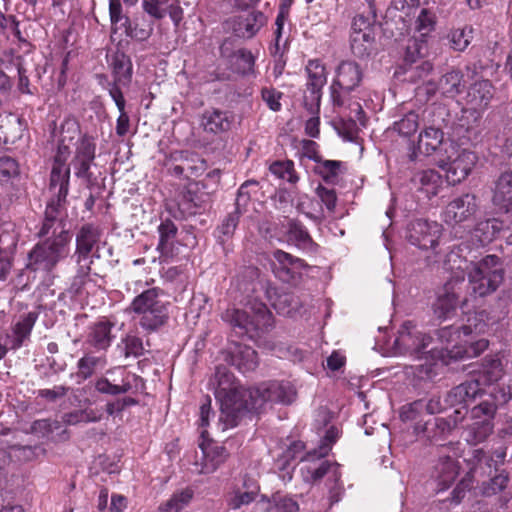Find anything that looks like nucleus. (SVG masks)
Returning a JSON list of instances; mask_svg holds the SVG:
<instances>
[{
  "instance_id": "nucleus-1",
  "label": "nucleus",
  "mask_w": 512,
  "mask_h": 512,
  "mask_svg": "<svg viewBox=\"0 0 512 512\" xmlns=\"http://www.w3.org/2000/svg\"><path fill=\"white\" fill-rule=\"evenodd\" d=\"M52 213V210L44 213L37 236L45 239L29 253L28 267L34 271L50 272L69 254L71 235L66 228V219L57 218Z\"/></svg>"
},
{
  "instance_id": "nucleus-2",
  "label": "nucleus",
  "mask_w": 512,
  "mask_h": 512,
  "mask_svg": "<svg viewBox=\"0 0 512 512\" xmlns=\"http://www.w3.org/2000/svg\"><path fill=\"white\" fill-rule=\"evenodd\" d=\"M208 385L220 403L219 422L222 430L237 426L240 419L248 412L250 389L240 386L225 366L216 367Z\"/></svg>"
},
{
  "instance_id": "nucleus-3",
  "label": "nucleus",
  "mask_w": 512,
  "mask_h": 512,
  "mask_svg": "<svg viewBox=\"0 0 512 512\" xmlns=\"http://www.w3.org/2000/svg\"><path fill=\"white\" fill-rule=\"evenodd\" d=\"M170 302L159 287H151L135 296L128 310L138 316V325L147 333H153L167 325Z\"/></svg>"
},
{
  "instance_id": "nucleus-4",
  "label": "nucleus",
  "mask_w": 512,
  "mask_h": 512,
  "mask_svg": "<svg viewBox=\"0 0 512 512\" xmlns=\"http://www.w3.org/2000/svg\"><path fill=\"white\" fill-rule=\"evenodd\" d=\"M222 319L251 334V337L268 331L273 325L272 313L265 303L258 300L249 301L245 310L227 309L222 314Z\"/></svg>"
},
{
  "instance_id": "nucleus-5",
  "label": "nucleus",
  "mask_w": 512,
  "mask_h": 512,
  "mask_svg": "<svg viewBox=\"0 0 512 512\" xmlns=\"http://www.w3.org/2000/svg\"><path fill=\"white\" fill-rule=\"evenodd\" d=\"M470 295L484 297L497 290L504 279L499 258L487 255L467 272Z\"/></svg>"
},
{
  "instance_id": "nucleus-6",
  "label": "nucleus",
  "mask_w": 512,
  "mask_h": 512,
  "mask_svg": "<svg viewBox=\"0 0 512 512\" xmlns=\"http://www.w3.org/2000/svg\"><path fill=\"white\" fill-rule=\"evenodd\" d=\"M502 377V367L499 359L490 360V365L483 372L470 380L452 388L446 396L445 402L449 406L468 403L482 394L485 386H490Z\"/></svg>"
},
{
  "instance_id": "nucleus-7",
  "label": "nucleus",
  "mask_w": 512,
  "mask_h": 512,
  "mask_svg": "<svg viewBox=\"0 0 512 512\" xmlns=\"http://www.w3.org/2000/svg\"><path fill=\"white\" fill-rule=\"evenodd\" d=\"M66 156H62V147L57 151L54 157L49 182V192L51 198L47 202L44 213L52 210L57 218L66 219V197L69 191L70 168L66 164Z\"/></svg>"
},
{
  "instance_id": "nucleus-8",
  "label": "nucleus",
  "mask_w": 512,
  "mask_h": 512,
  "mask_svg": "<svg viewBox=\"0 0 512 512\" xmlns=\"http://www.w3.org/2000/svg\"><path fill=\"white\" fill-rule=\"evenodd\" d=\"M445 149L440 151L438 166L445 171L447 181L456 185L465 180L477 163L474 152L461 149L457 143L448 142Z\"/></svg>"
},
{
  "instance_id": "nucleus-9",
  "label": "nucleus",
  "mask_w": 512,
  "mask_h": 512,
  "mask_svg": "<svg viewBox=\"0 0 512 512\" xmlns=\"http://www.w3.org/2000/svg\"><path fill=\"white\" fill-rule=\"evenodd\" d=\"M461 334L460 327L454 326L442 327L436 332L439 342L443 345L442 350L451 359L461 360L477 357L488 347V340L484 338L475 342L459 343Z\"/></svg>"
},
{
  "instance_id": "nucleus-10",
  "label": "nucleus",
  "mask_w": 512,
  "mask_h": 512,
  "mask_svg": "<svg viewBox=\"0 0 512 512\" xmlns=\"http://www.w3.org/2000/svg\"><path fill=\"white\" fill-rule=\"evenodd\" d=\"M497 404L493 399L484 400L474 406L470 411L471 423L466 428V441L477 445L485 441L494 430V417Z\"/></svg>"
},
{
  "instance_id": "nucleus-11",
  "label": "nucleus",
  "mask_w": 512,
  "mask_h": 512,
  "mask_svg": "<svg viewBox=\"0 0 512 512\" xmlns=\"http://www.w3.org/2000/svg\"><path fill=\"white\" fill-rule=\"evenodd\" d=\"M296 398V390L290 382L270 381L250 389L248 411L257 410L266 402L290 404Z\"/></svg>"
},
{
  "instance_id": "nucleus-12",
  "label": "nucleus",
  "mask_w": 512,
  "mask_h": 512,
  "mask_svg": "<svg viewBox=\"0 0 512 512\" xmlns=\"http://www.w3.org/2000/svg\"><path fill=\"white\" fill-rule=\"evenodd\" d=\"M355 91L354 88H344L339 85H335V83H331L329 87L330 100L334 107L347 109L350 113H354V117L349 115V120L346 122L342 120L341 126L346 131L347 138L352 139L357 132V124L356 121L362 126H365V113L361 106V104L354 100V96L352 92Z\"/></svg>"
},
{
  "instance_id": "nucleus-13",
  "label": "nucleus",
  "mask_w": 512,
  "mask_h": 512,
  "mask_svg": "<svg viewBox=\"0 0 512 512\" xmlns=\"http://www.w3.org/2000/svg\"><path fill=\"white\" fill-rule=\"evenodd\" d=\"M431 337L421 332L412 321H405L398 329L394 341L397 353L420 359L426 353Z\"/></svg>"
},
{
  "instance_id": "nucleus-14",
  "label": "nucleus",
  "mask_w": 512,
  "mask_h": 512,
  "mask_svg": "<svg viewBox=\"0 0 512 512\" xmlns=\"http://www.w3.org/2000/svg\"><path fill=\"white\" fill-rule=\"evenodd\" d=\"M306 73L303 103L311 114H316L320 111L322 89L327 82L326 69L319 60H310L306 66Z\"/></svg>"
},
{
  "instance_id": "nucleus-15",
  "label": "nucleus",
  "mask_w": 512,
  "mask_h": 512,
  "mask_svg": "<svg viewBox=\"0 0 512 512\" xmlns=\"http://www.w3.org/2000/svg\"><path fill=\"white\" fill-rule=\"evenodd\" d=\"M479 210L477 197L465 193L452 199L443 211V221L449 226L472 222Z\"/></svg>"
},
{
  "instance_id": "nucleus-16",
  "label": "nucleus",
  "mask_w": 512,
  "mask_h": 512,
  "mask_svg": "<svg viewBox=\"0 0 512 512\" xmlns=\"http://www.w3.org/2000/svg\"><path fill=\"white\" fill-rule=\"evenodd\" d=\"M306 472V480L318 481L327 477L326 486L328 487V499L330 505L337 503L343 493V487L340 482L341 473L339 464L336 462L323 461L319 466H306L303 468Z\"/></svg>"
},
{
  "instance_id": "nucleus-17",
  "label": "nucleus",
  "mask_w": 512,
  "mask_h": 512,
  "mask_svg": "<svg viewBox=\"0 0 512 512\" xmlns=\"http://www.w3.org/2000/svg\"><path fill=\"white\" fill-rule=\"evenodd\" d=\"M442 226L436 221L418 219L410 223L407 238L420 249L435 250L441 236Z\"/></svg>"
},
{
  "instance_id": "nucleus-18",
  "label": "nucleus",
  "mask_w": 512,
  "mask_h": 512,
  "mask_svg": "<svg viewBox=\"0 0 512 512\" xmlns=\"http://www.w3.org/2000/svg\"><path fill=\"white\" fill-rule=\"evenodd\" d=\"M96 156L95 139L87 134L81 136L76 144L75 154L72 159L75 176L84 179L87 183L92 182L90 168Z\"/></svg>"
},
{
  "instance_id": "nucleus-19",
  "label": "nucleus",
  "mask_w": 512,
  "mask_h": 512,
  "mask_svg": "<svg viewBox=\"0 0 512 512\" xmlns=\"http://www.w3.org/2000/svg\"><path fill=\"white\" fill-rule=\"evenodd\" d=\"M464 286V276H452L443 286L442 292L438 295L433 304L434 314L438 318L449 317L459 304L460 293Z\"/></svg>"
},
{
  "instance_id": "nucleus-20",
  "label": "nucleus",
  "mask_w": 512,
  "mask_h": 512,
  "mask_svg": "<svg viewBox=\"0 0 512 512\" xmlns=\"http://www.w3.org/2000/svg\"><path fill=\"white\" fill-rule=\"evenodd\" d=\"M101 237L100 229L90 223L81 226L76 234V262L78 265L88 263L89 255Z\"/></svg>"
},
{
  "instance_id": "nucleus-21",
  "label": "nucleus",
  "mask_w": 512,
  "mask_h": 512,
  "mask_svg": "<svg viewBox=\"0 0 512 512\" xmlns=\"http://www.w3.org/2000/svg\"><path fill=\"white\" fill-rule=\"evenodd\" d=\"M225 360L241 373L251 372L258 366L257 352L243 344L234 343L228 350Z\"/></svg>"
},
{
  "instance_id": "nucleus-22",
  "label": "nucleus",
  "mask_w": 512,
  "mask_h": 512,
  "mask_svg": "<svg viewBox=\"0 0 512 512\" xmlns=\"http://www.w3.org/2000/svg\"><path fill=\"white\" fill-rule=\"evenodd\" d=\"M111 69L113 75V82L108 84V92L111 96V91L115 88L118 92L121 91V87L129 86L132 79V62L129 56L123 52H116L112 56Z\"/></svg>"
},
{
  "instance_id": "nucleus-23",
  "label": "nucleus",
  "mask_w": 512,
  "mask_h": 512,
  "mask_svg": "<svg viewBox=\"0 0 512 512\" xmlns=\"http://www.w3.org/2000/svg\"><path fill=\"white\" fill-rule=\"evenodd\" d=\"M448 142H454L451 139H445L444 133L439 128L427 127L420 132L418 137V150L427 155H434L438 163L440 160V151L445 149Z\"/></svg>"
},
{
  "instance_id": "nucleus-24",
  "label": "nucleus",
  "mask_w": 512,
  "mask_h": 512,
  "mask_svg": "<svg viewBox=\"0 0 512 512\" xmlns=\"http://www.w3.org/2000/svg\"><path fill=\"white\" fill-rule=\"evenodd\" d=\"M273 257L275 259L274 272L283 281L294 279L300 275L302 269L308 267L304 260L282 250H276Z\"/></svg>"
},
{
  "instance_id": "nucleus-25",
  "label": "nucleus",
  "mask_w": 512,
  "mask_h": 512,
  "mask_svg": "<svg viewBox=\"0 0 512 512\" xmlns=\"http://www.w3.org/2000/svg\"><path fill=\"white\" fill-rule=\"evenodd\" d=\"M202 456L201 462H196V465H200L199 473L209 474L216 471L228 458V452L224 446L216 443H205L202 442L199 445Z\"/></svg>"
},
{
  "instance_id": "nucleus-26",
  "label": "nucleus",
  "mask_w": 512,
  "mask_h": 512,
  "mask_svg": "<svg viewBox=\"0 0 512 512\" xmlns=\"http://www.w3.org/2000/svg\"><path fill=\"white\" fill-rule=\"evenodd\" d=\"M126 23L123 33L133 41L143 43L153 35L154 21L145 12L134 14Z\"/></svg>"
},
{
  "instance_id": "nucleus-27",
  "label": "nucleus",
  "mask_w": 512,
  "mask_h": 512,
  "mask_svg": "<svg viewBox=\"0 0 512 512\" xmlns=\"http://www.w3.org/2000/svg\"><path fill=\"white\" fill-rule=\"evenodd\" d=\"M286 239L302 251L315 254L319 245L314 242L306 227L298 220L290 219L286 226Z\"/></svg>"
},
{
  "instance_id": "nucleus-28",
  "label": "nucleus",
  "mask_w": 512,
  "mask_h": 512,
  "mask_svg": "<svg viewBox=\"0 0 512 512\" xmlns=\"http://www.w3.org/2000/svg\"><path fill=\"white\" fill-rule=\"evenodd\" d=\"M458 424L457 418H442L435 417L430 421L424 423V425L416 424L415 431L417 434L423 433V435L430 441H438L445 439Z\"/></svg>"
},
{
  "instance_id": "nucleus-29",
  "label": "nucleus",
  "mask_w": 512,
  "mask_h": 512,
  "mask_svg": "<svg viewBox=\"0 0 512 512\" xmlns=\"http://www.w3.org/2000/svg\"><path fill=\"white\" fill-rule=\"evenodd\" d=\"M38 319L36 312H28L19 317L12 326V333L7 335V344L12 350H17L29 340L31 331Z\"/></svg>"
},
{
  "instance_id": "nucleus-30",
  "label": "nucleus",
  "mask_w": 512,
  "mask_h": 512,
  "mask_svg": "<svg viewBox=\"0 0 512 512\" xmlns=\"http://www.w3.org/2000/svg\"><path fill=\"white\" fill-rule=\"evenodd\" d=\"M266 18L260 11H249L236 16L232 21L234 33L242 38H252L265 24Z\"/></svg>"
},
{
  "instance_id": "nucleus-31",
  "label": "nucleus",
  "mask_w": 512,
  "mask_h": 512,
  "mask_svg": "<svg viewBox=\"0 0 512 512\" xmlns=\"http://www.w3.org/2000/svg\"><path fill=\"white\" fill-rule=\"evenodd\" d=\"M221 56L229 60L233 70L239 74L245 75L253 71L255 59L252 53L247 49L231 51V42L226 40L220 47Z\"/></svg>"
},
{
  "instance_id": "nucleus-32",
  "label": "nucleus",
  "mask_w": 512,
  "mask_h": 512,
  "mask_svg": "<svg viewBox=\"0 0 512 512\" xmlns=\"http://www.w3.org/2000/svg\"><path fill=\"white\" fill-rule=\"evenodd\" d=\"M363 78V70L360 65L352 60L341 61L335 69V77L332 83L346 88L356 89Z\"/></svg>"
},
{
  "instance_id": "nucleus-33",
  "label": "nucleus",
  "mask_w": 512,
  "mask_h": 512,
  "mask_svg": "<svg viewBox=\"0 0 512 512\" xmlns=\"http://www.w3.org/2000/svg\"><path fill=\"white\" fill-rule=\"evenodd\" d=\"M232 124V118L228 112L220 109H207L200 119V126L206 133L217 135L227 132Z\"/></svg>"
},
{
  "instance_id": "nucleus-34",
  "label": "nucleus",
  "mask_w": 512,
  "mask_h": 512,
  "mask_svg": "<svg viewBox=\"0 0 512 512\" xmlns=\"http://www.w3.org/2000/svg\"><path fill=\"white\" fill-rule=\"evenodd\" d=\"M459 463L450 456L440 457L434 466L433 477L438 483L439 490L449 488L459 474Z\"/></svg>"
},
{
  "instance_id": "nucleus-35",
  "label": "nucleus",
  "mask_w": 512,
  "mask_h": 512,
  "mask_svg": "<svg viewBox=\"0 0 512 512\" xmlns=\"http://www.w3.org/2000/svg\"><path fill=\"white\" fill-rule=\"evenodd\" d=\"M493 85L489 80L477 81L467 93V103L474 110L482 111L488 107L493 98Z\"/></svg>"
},
{
  "instance_id": "nucleus-36",
  "label": "nucleus",
  "mask_w": 512,
  "mask_h": 512,
  "mask_svg": "<svg viewBox=\"0 0 512 512\" xmlns=\"http://www.w3.org/2000/svg\"><path fill=\"white\" fill-rule=\"evenodd\" d=\"M468 249L467 245L460 244L454 245L450 248V251L445 257V267L454 273L453 276L463 275L467 273L476 262L469 260L467 255H463V252Z\"/></svg>"
},
{
  "instance_id": "nucleus-37",
  "label": "nucleus",
  "mask_w": 512,
  "mask_h": 512,
  "mask_svg": "<svg viewBox=\"0 0 512 512\" xmlns=\"http://www.w3.org/2000/svg\"><path fill=\"white\" fill-rule=\"evenodd\" d=\"M159 242L157 250L160 252L161 257L171 258L174 255V241L177 237L178 228L175 223L166 218L162 220L158 226Z\"/></svg>"
},
{
  "instance_id": "nucleus-38",
  "label": "nucleus",
  "mask_w": 512,
  "mask_h": 512,
  "mask_svg": "<svg viewBox=\"0 0 512 512\" xmlns=\"http://www.w3.org/2000/svg\"><path fill=\"white\" fill-rule=\"evenodd\" d=\"M113 327L114 323L108 319H101L94 323L88 335L90 344L100 350L107 349L114 337L111 333Z\"/></svg>"
},
{
  "instance_id": "nucleus-39",
  "label": "nucleus",
  "mask_w": 512,
  "mask_h": 512,
  "mask_svg": "<svg viewBox=\"0 0 512 512\" xmlns=\"http://www.w3.org/2000/svg\"><path fill=\"white\" fill-rule=\"evenodd\" d=\"M172 160L182 162L187 178L190 176L197 177L207 168L206 161L199 154L191 151H176L172 154Z\"/></svg>"
},
{
  "instance_id": "nucleus-40",
  "label": "nucleus",
  "mask_w": 512,
  "mask_h": 512,
  "mask_svg": "<svg viewBox=\"0 0 512 512\" xmlns=\"http://www.w3.org/2000/svg\"><path fill=\"white\" fill-rule=\"evenodd\" d=\"M493 203L500 209L509 210L512 205V172L503 173L499 177L493 195Z\"/></svg>"
},
{
  "instance_id": "nucleus-41",
  "label": "nucleus",
  "mask_w": 512,
  "mask_h": 512,
  "mask_svg": "<svg viewBox=\"0 0 512 512\" xmlns=\"http://www.w3.org/2000/svg\"><path fill=\"white\" fill-rule=\"evenodd\" d=\"M350 47L356 57H369L375 49V34L351 32Z\"/></svg>"
},
{
  "instance_id": "nucleus-42",
  "label": "nucleus",
  "mask_w": 512,
  "mask_h": 512,
  "mask_svg": "<svg viewBox=\"0 0 512 512\" xmlns=\"http://www.w3.org/2000/svg\"><path fill=\"white\" fill-rule=\"evenodd\" d=\"M464 75L460 70H450L439 80V89L443 95L454 97L461 93L465 87Z\"/></svg>"
},
{
  "instance_id": "nucleus-43",
  "label": "nucleus",
  "mask_w": 512,
  "mask_h": 512,
  "mask_svg": "<svg viewBox=\"0 0 512 512\" xmlns=\"http://www.w3.org/2000/svg\"><path fill=\"white\" fill-rule=\"evenodd\" d=\"M106 366V359L101 356L86 354L77 362V377L82 380L90 378L97 369H103Z\"/></svg>"
},
{
  "instance_id": "nucleus-44",
  "label": "nucleus",
  "mask_w": 512,
  "mask_h": 512,
  "mask_svg": "<svg viewBox=\"0 0 512 512\" xmlns=\"http://www.w3.org/2000/svg\"><path fill=\"white\" fill-rule=\"evenodd\" d=\"M111 98L114 100L120 113L116 121V134L119 137H124L129 132L130 128V118L125 111L126 101L123 93L118 92L115 88L111 91Z\"/></svg>"
},
{
  "instance_id": "nucleus-45",
  "label": "nucleus",
  "mask_w": 512,
  "mask_h": 512,
  "mask_svg": "<svg viewBox=\"0 0 512 512\" xmlns=\"http://www.w3.org/2000/svg\"><path fill=\"white\" fill-rule=\"evenodd\" d=\"M102 413L96 409L86 408L65 413L62 421L66 425H77L80 423H95L102 419Z\"/></svg>"
},
{
  "instance_id": "nucleus-46",
  "label": "nucleus",
  "mask_w": 512,
  "mask_h": 512,
  "mask_svg": "<svg viewBox=\"0 0 512 512\" xmlns=\"http://www.w3.org/2000/svg\"><path fill=\"white\" fill-rule=\"evenodd\" d=\"M241 214L242 210L239 208H235V210L229 213L223 219L222 223L217 227V239L221 244H224L226 241L233 237L235 230L238 226Z\"/></svg>"
},
{
  "instance_id": "nucleus-47",
  "label": "nucleus",
  "mask_w": 512,
  "mask_h": 512,
  "mask_svg": "<svg viewBox=\"0 0 512 512\" xmlns=\"http://www.w3.org/2000/svg\"><path fill=\"white\" fill-rule=\"evenodd\" d=\"M79 135L80 127L75 119L67 118L61 123L59 130L60 144L58 146V149L62 147V156L67 157V155L69 154V149L66 145V142H71Z\"/></svg>"
},
{
  "instance_id": "nucleus-48",
  "label": "nucleus",
  "mask_w": 512,
  "mask_h": 512,
  "mask_svg": "<svg viewBox=\"0 0 512 512\" xmlns=\"http://www.w3.org/2000/svg\"><path fill=\"white\" fill-rule=\"evenodd\" d=\"M413 182L419 185V189L425 190L427 194L435 195L440 182V175L434 170H423L414 175Z\"/></svg>"
},
{
  "instance_id": "nucleus-49",
  "label": "nucleus",
  "mask_w": 512,
  "mask_h": 512,
  "mask_svg": "<svg viewBox=\"0 0 512 512\" xmlns=\"http://www.w3.org/2000/svg\"><path fill=\"white\" fill-rule=\"evenodd\" d=\"M338 438L339 430L336 427L331 426L326 431L324 437L321 439L319 446L313 451L307 453L306 459L309 460L327 456L332 448V445L338 440Z\"/></svg>"
},
{
  "instance_id": "nucleus-50",
  "label": "nucleus",
  "mask_w": 512,
  "mask_h": 512,
  "mask_svg": "<svg viewBox=\"0 0 512 512\" xmlns=\"http://www.w3.org/2000/svg\"><path fill=\"white\" fill-rule=\"evenodd\" d=\"M192 498L193 490L190 488L177 491L159 508L160 512H179L189 504Z\"/></svg>"
},
{
  "instance_id": "nucleus-51",
  "label": "nucleus",
  "mask_w": 512,
  "mask_h": 512,
  "mask_svg": "<svg viewBox=\"0 0 512 512\" xmlns=\"http://www.w3.org/2000/svg\"><path fill=\"white\" fill-rule=\"evenodd\" d=\"M357 11L351 25L352 32L374 33L373 23L376 21V12L371 14L370 11L361 7H357Z\"/></svg>"
},
{
  "instance_id": "nucleus-52",
  "label": "nucleus",
  "mask_w": 512,
  "mask_h": 512,
  "mask_svg": "<svg viewBox=\"0 0 512 512\" xmlns=\"http://www.w3.org/2000/svg\"><path fill=\"white\" fill-rule=\"evenodd\" d=\"M109 17L113 33L123 30L131 18L123 13L120 0H109Z\"/></svg>"
},
{
  "instance_id": "nucleus-53",
  "label": "nucleus",
  "mask_w": 512,
  "mask_h": 512,
  "mask_svg": "<svg viewBox=\"0 0 512 512\" xmlns=\"http://www.w3.org/2000/svg\"><path fill=\"white\" fill-rule=\"evenodd\" d=\"M132 388L131 382L129 379H123L122 384L117 385L111 383L107 378H99L95 382V389L99 393L102 394H108V395H119V394H125L129 392Z\"/></svg>"
},
{
  "instance_id": "nucleus-54",
  "label": "nucleus",
  "mask_w": 512,
  "mask_h": 512,
  "mask_svg": "<svg viewBox=\"0 0 512 512\" xmlns=\"http://www.w3.org/2000/svg\"><path fill=\"white\" fill-rule=\"evenodd\" d=\"M316 172L327 183H334L340 174L342 162L336 160H320L317 162Z\"/></svg>"
},
{
  "instance_id": "nucleus-55",
  "label": "nucleus",
  "mask_w": 512,
  "mask_h": 512,
  "mask_svg": "<svg viewBox=\"0 0 512 512\" xmlns=\"http://www.w3.org/2000/svg\"><path fill=\"white\" fill-rule=\"evenodd\" d=\"M471 33L472 28L470 27L452 30L448 34L450 47L455 51H464L472 40Z\"/></svg>"
},
{
  "instance_id": "nucleus-56",
  "label": "nucleus",
  "mask_w": 512,
  "mask_h": 512,
  "mask_svg": "<svg viewBox=\"0 0 512 512\" xmlns=\"http://www.w3.org/2000/svg\"><path fill=\"white\" fill-rule=\"evenodd\" d=\"M269 509L273 512H298L299 504L291 496L276 493L272 496Z\"/></svg>"
},
{
  "instance_id": "nucleus-57",
  "label": "nucleus",
  "mask_w": 512,
  "mask_h": 512,
  "mask_svg": "<svg viewBox=\"0 0 512 512\" xmlns=\"http://www.w3.org/2000/svg\"><path fill=\"white\" fill-rule=\"evenodd\" d=\"M269 170L279 179L286 180L290 183H296L298 181V176L295 174L292 161H276L270 165Z\"/></svg>"
},
{
  "instance_id": "nucleus-58",
  "label": "nucleus",
  "mask_w": 512,
  "mask_h": 512,
  "mask_svg": "<svg viewBox=\"0 0 512 512\" xmlns=\"http://www.w3.org/2000/svg\"><path fill=\"white\" fill-rule=\"evenodd\" d=\"M487 323L485 322V312L474 313L467 319V324L460 327L461 332L464 336L471 334H481L487 329Z\"/></svg>"
},
{
  "instance_id": "nucleus-59",
  "label": "nucleus",
  "mask_w": 512,
  "mask_h": 512,
  "mask_svg": "<svg viewBox=\"0 0 512 512\" xmlns=\"http://www.w3.org/2000/svg\"><path fill=\"white\" fill-rule=\"evenodd\" d=\"M436 25V16L435 14L426 9H421L417 19H416V30L421 33L422 37H425L430 32L435 29Z\"/></svg>"
},
{
  "instance_id": "nucleus-60",
  "label": "nucleus",
  "mask_w": 512,
  "mask_h": 512,
  "mask_svg": "<svg viewBox=\"0 0 512 512\" xmlns=\"http://www.w3.org/2000/svg\"><path fill=\"white\" fill-rule=\"evenodd\" d=\"M418 125V115L411 111L394 123V129L403 136H410L416 132Z\"/></svg>"
},
{
  "instance_id": "nucleus-61",
  "label": "nucleus",
  "mask_w": 512,
  "mask_h": 512,
  "mask_svg": "<svg viewBox=\"0 0 512 512\" xmlns=\"http://www.w3.org/2000/svg\"><path fill=\"white\" fill-rule=\"evenodd\" d=\"M427 50L426 42L424 40L418 39H410L406 46L405 51V62L406 63H415L419 58H421Z\"/></svg>"
},
{
  "instance_id": "nucleus-62",
  "label": "nucleus",
  "mask_w": 512,
  "mask_h": 512,
  "mask_svg": "<svg viewBox=\"0 0 512 512\" xmlns=\"http://www.w3.org/2000/svg\"><path fill=\"white\" fill-rule=\"evenodd\" d=\"M18 243L17 233L11 229L0 228V253L11 257Z\"/></svg>"
},
{
  "instance_id": "nucleus-63",
  "label": "nucleus",
  "mask_w": 512,
  "mask_h": 512,
  "mask_svg": "<svg viewBox=\"0 0 512 512\" xmlns=\"http://www.w3.org/2000/svg\"><path fill=\"white\" fill-rule=\"evenodd\" d=\"M123 344L125 357H140L145 352L142 339L136 335H127Z\"/></svg>"
},
{
  "instance_id": "nucleus-64",
  "label": "nucleus",
  "mask_w": 512,
  "mask_h": 512,
  "mask_svg": "<svg viewBox=\"0 0 512 512\" xmlns=\"http://www.w3.org/2000/svg\"><path fill=\"white\" fill-rule=\"evenodd\" d=\"M168 1L169 0H143L142 8L143 11L153 19L161 20L166 15L164 5H166Z\"/></svg>"
}]
</instances>
